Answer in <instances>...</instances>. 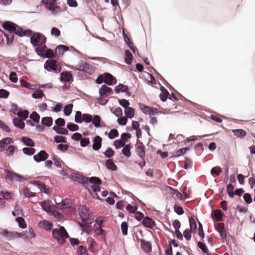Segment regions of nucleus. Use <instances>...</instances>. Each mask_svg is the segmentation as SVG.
Wrapping results in <instances>:
<instances>
[{
    "label": "nucleus",
    "instance_id": "obj_13",
    "mask_svg": "<svg viewBox=\"0 0 255 255\" xmlns=\"http://www.w3.org/2000/svg\"><path fill=\"white\" fill-rule=\"evenodd\" d=\"M30 183L37 187L41 192L48 194L49 188L44 182L40 181H32Z\"/></svg>",
    "mask_w": 255,
    "mask_h": 255
},
{
    "label": "nucleus",
    "instance_id": "obj_41",
    "mask_svg": "<svg viewBox=\"0 0 255 255\" xmlns=\"http://www.w3.org/2000/svg\"><path fill=\"white\" fill-rule=\"evenodd\" d=\"M61 127H57L54 126L52 128V129L57 134L62 135H68L69 132L67 128H61Z\"/></svg>",
    "mask_w": 255,
    "mask_h": 255
},
{
    "label": "nucleus",
    "instance_id": "obj_56",
    "mask_svg": "<svg viewBox=\"0 0 255 255\" xmlns=\"http://www.w3.org/2000/svg\"><path fill=\"white\" fill-rule=\"evenodd\" d=\"M57 49L58 50V53H59V54L60 55L65 52L68 51L69 50V47L67 45L60 44L56 47V49H55L56 51Z\"/></svg>",
    "mask_w": 255,
    "mask_h": 255
},
{
    "label": "nucleus",
    "instance_id": "obj_33",
    "mask_svg": "<svg viewBox=\"0 0 255 255\" xmlns=\"http://www.w3.org/2000/svg\"><path fill=\"white\" fill-rule=\"evenodd\" d=\"M21 141L24 145L28 147H32L35 146V143L34 141L29 137L22 136Z\"/></svg>",
    "mask_w": 255,
    "mask_h": 255
},
{
    "label": "nucleus",
    "instance_id": "obj_64",
    "mask_svg": "<svg viewBox=\"0 0 255 255\" xmlns=\"http://www.w3.org/2000/svg\"><path fill=\"white\" fill-rule=\"evenodd\" d=\"M78 255H89L86 249L83 246H80L77 250Z\"/></svg>",
    "mask_w": 255,
    "mask_h": 255
},
{
    "label": "nucleus",
    "instance_id": "obj_23",
    "mask_svg": "<svg viewBox=\"0 0 255 255\" xmlns=\"http://www.w3.org/2000/svg\"><path fill=\"white\" fill-rule=\"evenodd\" d=\"M102 227L103 226H97V225H94V231L97 236H101L105 241L107 236V232L105 230L102 229Z\"/></svg>",
    "mask_w": 255,
    "mask_h": 255
},
{
    "label": "nucleus",
    "instance_id": "obj_22",
    "mask_svg": "<svg viewBox=\"0 0 255 255\" xmlns=\"http://www.w3.org/2000/svg\"><path fill=\"white\" fill-rule=\"evenodd\" d=\"M113 93V89L106 85H103L99 89V94L100 96H108Z\"/></svg>",
    "mask_w": 255,
    "mask_h": 255
},
{
    "label": "nucleus",
    "instance_id": "obj_39",
    "mask_svg": "<svg viewBox=\"0 0 255 255\" xmlns=\"http://www.w3.org/2000/svg\"><path fill=\"white\" fill-rule=\"evenodd\" d=\"M189 150L190 148L188 147L180 148L176 151L175 154H174L173 156L170 157L169 158H178L179 156L184 155L186 152L189 151Z\"/></svg>",
    "mask_w": 255,
    "mask_h": 255
},
{
    "label": "nucleus",
    "instance_id": "obj_52",
    "mask_svg": "<svg viewBox=\"0 0 255 255\" xmlns=\"http://www.w3.org/2000/svg\"><path fill=\"white\" fill-rule=\"evenodd\" d=\"M20 84L24 87L27 88L29 90H34L35 89L36 85L34 84H31L24 80H20Z\"/></svg>",
    "mask_w": 255,
    "mask_h": 255
},
{
    "label": "nucleus",
    "instance_id": "obj_37",
    "mask_svg": "<svg viewBox=\"0 0 255 255\" xmlns=\"http://www.w3.org/2000/svg\"><path fill=\"white\" fill-rule=\"evenodd\" d=\"M88 182L95 185H100L102 183V181L100 178L97 176L88 177Z\"/></svg>",
    "mask_w": 255,
    "mask_h": 255
},
{
    "label": "nucleus",
    "instance_id": "obj_19",
    "mask_svg": "<svg viewBox=\"0 0 255 255\" xmlns=\"http://www.w3.org/2000/svg\"><path fill=\"white\" fill-rule=\"evenodd\" d=\"M13 142L12 138L10 137H6L0 140V152H2L6 149V146Z\"/></svg>",
    "mask_w": 255,
    "mask_h": 255
},
{
    "label": "nucleus",
    "instance_id": "obj_48",
    "mask_svg": "<svg viewBox=\"0 0 255 255\" xmlns=\"http://www.w3.org/2000/svg\"><path fill=\"white\" fill-rule=\"evenodd\" d=\"M115 153L114 150L110 147H108L103 153L105 156L108 159H111V158L114 156Z\"/></svg>",
    "mask_w": 255,
    "mask_h": 255
},
{
    "label": "nucleus",
    "instance_id": "obj_35",
    "mask_svg": "<svg viewBox=\"0 0 255 255\" xmlns=\"http://www.w3.org/2000/svg\"><path fill=\"white\" fill-rule=\"evenodd\" d=\"M214 216H215L217 220L219 222H221L223 220V218L224 216V214L220 210H215L213 211ZM211 217L213 220H214L213 214H211Z\"/></svg>",
    "mask_w": 255,
    "mask_h": 255
},
{
    "label": "nucleus",
    "instance_id": "obj_51",
    "mask_svg": "<svg viewBox=\"0 0 255 255\" xmlns=\"http://www.w3.org/2000/svg\"><path fill=\"white\" fill-rule=\"evenodd\" d=\"M128 225L127 222L124 221V222H122L121 225V231H122V234L123 236H125L128 235Z\"/></svg>",
    "mask_w": 255,
    "mask_h": 255
},
{
    "label": "nucleus",
    "instance_id": "obj_57",
    "mask_svg": "<svg viewBox=\"0 0 255 255\" xmlns=\"http://www.w3.org/2000/svg\"><path fill=\"white\" fill-rule=\"evenodd\" d=\"M197 246L203 253L205 254L208 253V248L205 243L202 242L201 241H199L197 243Z\"/></svg>",
    "mask_w": 255,
    "mask_h": 255
},
{
    "label": "nucleus",
    "instance_id": "obj_7",
    "mask_svg": "<svg viewBox=\"0 0 255 255\" xmlns=\"http://www.w3.org/2000/svg\"><path fill=\"white\" fill-rule=\"evenodd\" d=\"M61 226L58 225V228H54L52 230V236L57 241L59 245H63L65 243L66 241H64V239L62 237L64 231L60 229Z\"/></svg>",
    "mask_w": 255,
    "mask_h": 255
},
{
    "label": "nucleus",
    "instance_id": "obj_53",
    "mask_svg": "<svg viewBox=\"0 0 255 255\" xmlns=\"http://www.w3.org/2000/svg\"><path fill=\"white\" fill-rule=\"evenodd\" d=\"M28 117L33 122L36 124L39 122L40 117L36 112H33Z\"/></svg>",
    "mask_w": 255,
    "mask_h": 255
},
{
    "label": "nucleus",
    "instance_id": "obj_59",
    "mask_svg": "<svg viewBox=\"0 0 255 255\" xmlns=\"http://www.w3.org/2000/svg\"><path fill=\"white\" fill-rule=\"evenodd\" d=\"M118 102L119 105L123 108H124L125 109H126V108L129 107V106L130 105V103L129 102V101L126 100V99H119Z\"/></svg>",
    "mask_w": 255,
    "mask_h": 255
},
{
    "label": "nucleus",
    "instance_id": "obj_58",
    "mask_svg": "<svg viewBox=\"0 0 255 255\" xmlns=\"http://www.w3.org/2000/svg\"><path fill=\"white\" fill-rule=\"evenodd\" d=\"M23 193L24 196L28 198H30L36 196V193L30 192L29 189L25 187L23 190Z\"/></svg>",
    "mask_w": 255,
    "mask_h": 255
},
{
    "label": "nucleus",
    "instance_id": "obj_2",
    "mask_svg": "<svg viewBox=\"0 0 255 255\" xmlns=\"http://www.w3.org/2000/svg\"><path fill=\"white\" fill-rule=\"evenodd\" d=\"M79 212L80 218L83 222L88 225L92 224L94 220L93 215L86 206H81L79 208Z\"/></svg>",
    "mask_w": 255,
    "mask_h": 255
},
{
    "label": "nucleus",
    "instance_id": "obj_47",
    "mask_svg": "<svg viewBox=\"0 0 255 255\" xmlns=\"http://www.w3.org/2000/svg\"><path fill=\"white\" fill-rule=\"evenodd\" d=\"M222 172V169L221 167L218 166L213 167V168H212L210 171L211 175L214 177L219 176Z\"/></svg>",
    "mask_w": 255,
    "mask_h": 255
},
{
    "label": "nucleus",
    "instance_id": "obj_3",
    "mask_svg": "<svg viewBox=\"0 0 255 255\" xmlns=\"http://www.w3.org/2000/svg\"><path fill=\"white\" fill-rule=\"evenodd\" d=\"M35 52L40 57L43 59L48 58L50 60L52 58H58V55L54 54L53 51L51 49L48 48L46 44L41 47L40 49L37 48Z\"/></svg>",
    "mask_w": 255,
    "mask_h": 255
},
{
    "label": "nucleus",
    "instance_id": "obj_60",
    "mask_svg": "<svg viewBox=\"0 0 255 255\" xmlns=\"http://www.w3.org/2000/svg\"><path fill=\"white\" fill-rule=\"evenodd\" d=\"M24 31L23 28L17 25V27L15 28L13 33L17 36L22 37H24Z\"/></svg>",
    "mask_w": 255,
    "mask_h": 255
},
{
    "label": "nucleus",
    "instance_id": "obj_34",
    "mask_svg": "<svg viewBox=\"0 0 255 255\" xmlns=\"http://www.w3.org/2000/svg\"><path fill=\"white\" fill-rule=\"evenodd\" d=\"M46 7L47 9L50 10L51 12V13L53 15H55L57 13H60L63 11L60 6L56 5L55 4L51 6H46Z\"/></svg>",
    "mask_w": 255,
    "mask_h": 255
},
{
    "label": "nucleus",
    "instance_id": "obj_17",
    "mask_svg": "<svg viewBox=\"0 0 255 255\" xmlns=\"http://www.w3.org/2000/svg\"><path fill=\"white\" fill-rule=\"evenodd\" d=\"M141 224L144 227L150 229H153L156 225L155 221L148 216H146L145 218L143 219V220L141 222Z\"/></svg>",
    "mask_w": 255,
    "mask_h": 255
},
{
    "label": "nucleus",
    "instance_id": "obj_50",
    "mask_svg": "<svg viewBox=\"0 0 255 255\" xmlns=\"http://www.w3.org/2000/svg\"><path fill=\"white\" fill-rule=\"evenodd\" d=\"M66 128L67 130L72 132L77 131L79 129V127L77 125L71 122L67 123Z\"/></svg>",
    "mask_w": 255,
    "mask_h": 255
},
{
    "label": "nucleus",
    "instance_id": "obj_24",
    "mask_svg": "<svg viewBox=\"0 0 255 255\" xmlns=\"http://www.w3.org/2000/svg\"><path fill=\"white\" fill-rule=\"evenodd\" d=\"M38 225L46 231H51L53 227L52 223L45 220L40 221Z\"/></svg>",
    "mask_w": 255,
    "mask_h": 255
},
{
    "label": "nucleus",
    "instance_id": "obj_4",
    "mask_svg": "<svg viewBox=\"0 0 255 255\" xmlns=\"http://www.w3.org/2000/svg\"><path fill=\"white\" fill-rule=\"evenodd\" d=\"M70 179L73 182H77L81 184L87 190L88 193L91 192V189L88 187V177L80 175L77 173H74L69 176Z\"/></svg>",
    "mask_w": 255,
    "mask_h": 255
},
{
    "label": "nucleus",
    "instance_id": "obj_5",
    "mask_svg": "<svg viewBox=\"0 0 255 255\" xmlns=\"http://www.w3.org/2000/svg\"><path fill=\"white\" fill-rule=\"evenodd\" d=\"M70 179L73 182H77L81 184L87 190L88 193L91 192V189L88 187V177L80 175L77 173H74L69 176Z\"/></svg>",
    "mask_w": 255,
    "mask_h": 255
},
{
    "label": "nucleus",
    "instance_id": "obj_43",
    "mask_svg": "<svg viewBox=\"0 0 255 255\" xmlns=\"http://www.w3.org/2000/svg\"><path fill=\"white\" fill-rule=\"evenodd\" d=\"M189 223L190 230L192 231V233H195L197 232V224L193 217H189Z\"/></svg>",
    "mask_w": 255,
    "mask_h": 255
},
{
    "label": "nucleus",
    "instance_id": "obj_16",
    "mask_svg": "<svg viewBox=\"0 0 255 255\" xmlns=\"http://www.w3.org/2000/svg\"><path fill=\"white\" fill-rule=\"evenodd\" d=\"M56 205L57 208L60 210L69 209L72 208V203L70 199L66 198L64 200H62L59 203H56Z\"/></svg>",
    "mask_w": 255,
    "mask_h": 255
},
{
    "label": "nucleus",
    "instance_id": "obj_38",
    "mask_svg": "<svg viewBox=\"0 0 255 255\" xmlns=\"http://www.w3.org/2000/svg\"><path fill=\"white\" fill-rule=\"evenodd\" d=\"M168 187L171 191V193L173 198L175 197L180 200H182L183 199L181 193L179 191H178L177 189L173 188V187L170 186H168Z\"/></svg>",
    "mask_w": 255,
    "mask_h": 255
},
{
    "label": "nucleus",
    "instance_id": "obj_26",
    "mask_svg": "<svg viewBox=\"0 0 255 255\" xmlns=\"http://www.w3.org/2000/svg\"><path fill=\"white\" fill-rule=\"evenodd\" d=\"M102 120L101 118L99 115H93L91 123L94 126L95 128H102L103 125H101Z\"/></svg>",
    "mask_w": 255,
    "mask_h": 255
},
{
    "label": "nucleus",
    "instance_id": "obj_8",
    "mask_svg": "<svg viewBox=\"0 0 255 255\" xmlns=\"http://www.w3.org/2000/svg\"><path fill=\"white\" fill-rule=\"evenodd\" d=\"M58 65L59 63L54 60H48L45 63L44 68L48 72H55L57 73V71L58 70V72H60L61 68H60L58 70Z\"/></svg>",
    "mask_w": 255,
    "mask_h": 255
},
{
    "label": "nucleus",
    "instance_id": "obj_62",
    "mask_svg": "<svg viewBox=\"0 0 255 255\" xmlns=\"http://www.w3.org/2000/svg\"><path fill=\"white\" fill-rule=\"evenodd\" d=\"M90 143V138L89 137H82L80 140V146L82 147H85Z\"/></svg>",
    "mask_w": 255,
    "mask_h": 255
},
{
    "label": "nucleus",
    "instance_id": "obj_30",
    "mask_svg": "<svg viewBox=\"0 0 255 255\" xmlns=\"http://www.w3.org/2000/svg\"><path fill=\"white\" fill-rule=\"evenodd\" d=\"M12 123L13 125L17 128L20 129H24L25 124L23 120H21L18 118H14L12 120Z\"/></svg>",
    "mask_w": 255,
    "mask_h": 255
},
{
    "label": "nucleus",
    "instance_id": "obj_49",
    "mask_svg": "<svg viewBox=\"0 0 255 255\" xmlns=\"http://www.w3.org/2000/svg\"><path fill=\"white\" fill-rule=\"evenodd\" d=\"M54 141L56 143H65L67 142V139L64 136L57 135L54 137Z\"/></svg>",
    "mask_w": 255,
    "mask_h": 255
},
{
    "label": "nucleus",
    "instance_id": "obj_9",
    "mask_svg": "<svg viewBox=\"0 0 255 255\" xmlns=\"http://www.w3.org/2000/svg\"><path fill=\"white\" fill-rule=\"evenodd\" d=\"M60 76L59 79L60 81L63 84H65V83H68L70 84L73 82V76L69 71H63L60 73Z\"/></svg>",
    "mask_w": 255,
    "mask_h": 255
},
{
    "label": "nucleus",
    "instance_id": "obj_12",
    "mask_svg": "<svg viewBox=\"0 0 255 255\" xmlns=\"http://www.w3.org/2000/svg\"><path fill=\"white\" fill-rule=\"evenodd\" d=\"M48 157V154L44 150H41L38 153L33 155L34 160L37 163L45 161Z\"/></svg>",
    "mask_w": 255,
    "mask_h": 255
},
{
    "label": "nucleus",
    "instance_id": "obj_31",
    "mask_svg": "<svg viewBox=\"0 0 255 255\" xmlns=\"http://www.w3.org/2000/svg\"><path fill=\"white\" fill-rule=\"evenodd\" d=\"M232 131L235 136L240 138H244L247 135L246 130L241 128L232 129Z\"/></svg>",
    "mask_w": 255,
    "mask_h": 255
},
{
    "label": "nucleus",
    "instance_id": "obj_29",
    "mask_svg": "<svg viewBox=\"0 0 255 255\" xmlns=\"http://www.w3.org/2000/svg\"><path fill=\"white\" fill-rule=\"evenodd\" d=\"M125 57L124 62L128 65H131L133 61V55L130 50L127 49L125 50Z\"/></svg>",
    "mask_w": 255,
    "mask_h": 255
},
{
    "label": "nucleus",
    "instance_id": "obj_40",
    "mask_svg": "<svg viewBox=\"0 0 255 255\" xmlns=\"http://www.w3.org/2000/svg\"><path fill=\"white\" fill-rule=\"evenodd\" d=\"M73 105L72 103H69L66 105L63 109V113L64 116L66 117L69 116L72 112Z\"/></svg>",
    "mask_w": 255,
    "mask_h": 255
},
{
    "label": "nucleus",
    "instance_id": "obj_10",
    "mask_svg": "<svg viewBox=\"0 0 255 255\" xmlns=\"http://www.w3.org/2000/svg\"><path fill=\"white\" fill-rule=\"evenodd\" d=\"M70 68L76 70L77 71L86 72L91 74V69L92 68V66L88 63L85 62L81 65H78L75 67L74 66H72L70 67Z\"/></svg>",
    "mask_w": 255,
    "mask_h": 255
},
{
    "label": "nucleus",
    "instance_id": "obj_54",
    "mask_svg": "<svg viewBox=\"0 0 255 255\" xmlns=\"http://www.w3.org/2000/svg\"><path fill=\"white\" fill-rule=\"evenodd\" d=\"M5 173H6L5 178L7 179L10 181L14 180V174H16V172L6 169Z\"/></svg>",
    "mask_w": 255,
    "mask_h": 255
},
{
    "label": "nucleus",
    "instance_id": "obj_44",
    "mask_svg": "<svg viewBox=\"0 0 255 255\" xmlns=\"http://www.w3.org/2000/svg\"><path fill=\"white\" fill-rule=\"evenodd\" d=\"M126 117L128 119H132L134 116V110L132 107H128L126 108L124 111Z\"/></svg>",
    "mask_w": 255,
    "mask_h": 255
},
{
    "label": "nucleus",
    "instance_id": "obj_28",
    "mask_svg": "<svg viewBox=\"0 0 255 255\" xmlns=\"http://www.w3.org/2000/svg\"><path fill=\"white\" fill-rule=\"evenodd\" d=\"M132 148L131 143L125 144L122 149V153L126 157L128 158L131 156L130 150Z\"/></svg>",
    "mask_w": 255,
    "mask_h": 255
},
{
    "label": "nucleus",
    "instance_id": "obj_46",
    "mask_svg": "<svg viewBox=\"0 0 255 255\" xmlns=\"http://www.w3.org/2000/svg\"><path fill=\"white\" fill-rule=\"evenodd\" d=\"M43 96H45V95L43 93V91L40 89H37L35 90L31 95V97L35 99H40Z\"/></svg>",
    "mask_w": 255,
    "mask_h": 255
},
{
    "label": "nucleus",
    "instance_id": "obj_45",
    "mask_svg": "<svg viewBox=\"0 0 255 255\" xmlns=\"http://www.w3.org/2000/svg\"><path fill=\"white\" fill-rule=\"evenodd\" d=\"M15 221L18 223V227L22 229H25L27 227V224L24 219L20 216L17 217L15 219Z\"/></svg>",
    "mask_w": 255,
    "mask_h": 255
},
{
    "label": "nucleus",
    "instance_id": "obj_21",
    "mask_svg": "<svg viewBox=\"0 0 255 255\" xmlns=\"http://www.w3.org/2000/svg\"><path fill=\"white\" fill-rule=\"evenodd\" d=\"M102 138L99 135H96L93 139L92 148L94 150H99L102 146Z\"/></svg>",
    "mask_w": 255,
    "mask_h": 255
},
{
    "label": "nucleus",
    "instance_id": "obj_63",
    "mask_svg": "<svg viewBox=\"0 0 255 255\" xmlns=\"http://www.w3.org/2000/svg\"><path fill=\"white\" fill-rule=\"evenodd\" d=\"M243 199L247 204H251L253 202L252 196L249 193H245L243 194Z\"/></svg>",
    "mask_w": 255,
    "mask_h": 255
},
{
    "label": "nucleus",
    "instance_id": "obj_15",
    "mask_svg": "<svg viewBox=\"0 0 255 255\" xmlns=\"http://www.w3.org/2000/svg\"><path fill=\"white\" fill-rule=\"evenodd\" d=\"M140 242L141 249L146 253H149L152 251V244L151 242L143 239H138Z\"/></svg>",
    "mask_w": 255,
    "mask_h": 255
},
{
    "label": "nucleus",
    "instance_id": "obj_27",
    "mask_svg": "<svg viewBox=\"0 0 255 255\" xmlns=\"http://www.w3.org/2000/svg\"><path fill=\"white\" fill-rule=\"evenodd\" d=\"M135 152L138 156L141 158H145V150L144 146L135 145Z\"/></svg>",
    "mask_w": 255,
    "mask_h": 255
},
{
    "label": "nucleus",
    "instance_id": "obj_55",
    "mask_svg": "<svg viewBox=\"0 0 255 255\" xmlns=\"http://www.w3.org/2000/svg\"><path fill=\"white\" fill-rule=\"evenodd\" d=\"M234 186L231 183H229L227 187V192L229 195V197L231 198H233L235 194H234Z\"/></svg>",
    "mask_w": 255,
    "mask_h": 255
},
{
    "label": "nucleus",
    "instance_id": "obj_32",
    "mask_svg": "<svg viewBox=\"0 0 255 255\" xmlns=\"http://www.w3.org/2000/svg\"><path fill=\"white\" fill-rule=\"evenodd\" d=\"M29 114V112L27 110L19 108L17 116L21 118L23 121H25L28 118Z\"/></svg>",
    "mask_w": 255,
    "mask_h": 255
},
{
    "label": "nucleus",
    "instance_id": "obj_20",
    "mask_svg": "<svg viewBox=\"0 0 255 255\" xmlns=\"http://www.w3.org/2000/svg\"><path fill=\"white\" fill-rule=\"evenodd\" d=\"M38 204L41 207L42 209L48 213L51 211L50 207H53L54 205L50 200H45L42 202H39Z\"/></svg>",
    "mask_w": 255,
    "mask_h": 255
},
{
    "label": "nucleus",
    "instance_id": "obj_18",
    "mask_svg": "<svg viewBox=\"0 0 255 255\" xmlns=\"http://www.w3.org/2000/svg\"><path fill=\"white\" fill-rule=\"evenodd\" d=\"M105 80V83L109 86H112L117 83L116 78L111 73L106 72L103 74Z\"/></svg>",
    "mask_w": 255,
    "mask_h": 255
},
{
    "label": "nucleus",
    "instance_id": "obj_61",
    "mask_svg": "<svg viewBox=\"0 0 255 255\" xmlns=\"http://www.w3.org/2000/svg\"><path fill=\"white\" fill-rule=\"evenodd\" d=\"M114 145L116 149H120L125 145V143L121 139H116L114 141Z\"/></svg>",
    "mask_w": 255,
    "mask_h": 255
},
{
    "label": "nucleus",
    "instance_id": "obj_42",
    "mask_svg": "<svg viewBox=\"0 0 255 255\" xmlns=\"http://www.w3.org/2000/svg\"><path fill=\"white\" fill-rule=\"evenodd\" d=\"M128 86L122 83H119L118 85L116 86L114 88L115 92L116 93L120 92L124 93L127 90Z\"/></svg>",
    "mask_w": 255,
    "mask_h": 255
},
{
    "label": "nucleus",
    "instance_id": "obj_14",
    "mask_svg": "<svg viewBox=\"0 0 255 255\" xmlns=\"http://www.w3.org/2000/svg\"><path fill=\"white\" fill-rule=\"evenodd\" d=\"M15 235H18V232L15 231H8L5 229L0 233V235L2 236L7 241H11L16 239Z\"/></svg>",
    "mask_w": 255,
    "mask_h": 255
},
{
    "label": "nucleus",
    "instance_id": "obj_6",
    "mask_svg": "<svg viewBox=\"0 0 255 255\" xmlns=\"http://www.w3.org/2000/svg\"><path fill=\"white\" fill-rule=\"evenodd\" d=\"M93 115L85 113L82 114L81 111H78L75 113L74 121L77 124H82L83 122L89 124L92 122Z\"/></svg>",
    "mask_w": 255,
    "mask_h": 255
},
{
    "label": "nucleus",
    "instance_id": "obj_36",
    "mask_svg": "<svg viewBox=\"0 0 255 255\" xmlns=\"http://www.w3.org/2000/svg\"><path fill=\"white\" fill-rule=\"evenodd\" d=\"M41 123L42 125L49 128L53 124V119L50 117H44L41 119Z\"/></svg>",
    "mask_w": 255,
    "mask_h": 255
},
{
    "label": "nucleus",
    "instance_id": "obj_1",
    "mask_svg": "<svg viewBox=\"0 0 255 255\" xmlns=\"http://www.w3.org/2000/svg\"><path fill=\"white\" fill-rule=\"evenodd\" d=\"M47 38L42 33L34 32L30 37V42L34 48L35 52L37 48L40 49L44 46L46 42Z\"/></svg>",
    "mask_w": 255,
    "mask_h": 255
},
{
    "label": "nucleus",
    "instance_id": "obj_25",
    "mask_svg": "<svg viewBox=\"0 0 255 255\" xmlns=\"http://www.w3.org/2000/svg\"><path fill=\"white\" fill-rule=\"evenodd\" d=\"M105 166L110 171H116L118 170L117 165L114 163L113 159H108L106 160Z\"/></svg>",
    "mask_w": 255,
    "mask_h": 255
},
{
    "label": "nucleus",
    "instance_id": "obj_11",
    "mask_svg": "<svg viewBox=\"0 0 255 255\" xmlns=\"http://www.w3.org/2000/svg\"><path fill=\"white\" fill-rule=\"evenodd\" d=\"M1 27L8 33H13L17 24L11 21L6 20L2 23Z\"/></svg>",
    "mask_w": 255,
    "mask_h": 255
}]
</instances>
